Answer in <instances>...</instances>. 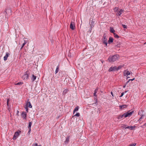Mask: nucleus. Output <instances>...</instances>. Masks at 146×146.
Here are the masks:
<instances>
[{"label":"nucleus","mask_w":146,"mask_h":146,"mask_svg":"<svg viewBox=\"0 0 146 146\" xmlns=\"http://www.w3.org/2000/svg\"><path fill=\"white\" fill-rule=\"evenodd\" d=\"M126 91H125V92H123L121 94V95L119 96V97H122L123 96V95L124 94V93H126Z\"/></svg>","instance_id":"obj_36"},{"label":"nucleus","mask_w":146,"mask_h":146,"mask_svg":"<svg viewBox=\"0 0 146 146\" xmlns=\"http://www.w3.org/2000/svg\"><path fill=\"white\" fill-rule=\"evenodd\" d=\"M27 103H28L29 104V106L28 107H29V108H32V106L30 102H28Z\"/></svg>","instance_id":"obj_27"},{"label":"nucleus","mask_w":146,"mask_h":146,"mask_svg":"<svg viewBox=\"0 0 146 146\" xmlns=\"http://www.w3.org/2000/svg\"><path fill=\"white\" fill-rule=\"evenodd\" d=\"M127 106V105H120L119 106V109L122 110L123 108H126Z\"/></svg>","instance_id":"obj_10"},{"label":"nucleus","mask_w":146,"mask_h":146,"mask_svg":"<svg viewBox=\"0 0 146 146\" xmlns=\"http://www.w3.org/2000/svg\"><path fill=\"white\" fill-rule=\"evenodd\" d=\"M70 28L72 30H74L75 29V26L74 23L71 22L70 25Z\"/></svg>","instance_id":"obj_8"},{"label":"nucleus","mask_w":146,"mask_h":146,"mask_svg":"<svg viewBox=\"0 0 146 146\" xmlns=\"http://www.w3.org/2000/svg\"><path fill=\"white\" fill-rule=\"evenodd\" d=\"M122 26L124 28H127V26L124 25H122Z\"/></svg>","instance_id":"obj_43"},{"label":"nucleus","mask_w":146,"mask_h":146,"mask_svg":"<svg viewBox=\"0 0 146 146\" xmlns=\"http://www.w3.org/2000/svg\"><path fill=\"white\" fill-rule=\"evenodd\" d=\"M110 31L111 33H113V34L115 33L114 32H115V31L113 28L110 27Z\"/></svg>","instance_id":"obj_21"},{"label":"nucleus","mask_w":146,"mask_h":146,"mask_svg":"<svg viewBox=\"0 0 146 146\" xmlns=\"http://www.w3.org/2000/svg\"><path fill=\"white\" fill-rule=\"evenodd\" d=\"M141 127L144 128L146 127V123H145L143 125L141 126Z\"/></svg>","instance_id":"obj_40"},{"label":"nucleus","mask_w":146,"mask_h":146,"mask_svg":"<svg viewBox=\"0 0 146 146\" xmlns=\"http://www.w3.org/2000/svg\"><path fill=\"white\" fill-rule=\"evenodd\" d=\"M26 42H25L24 43H23V44H22V45L23 46H24L26 44Z\"/></svg>","instance_id":"obj_44"},{"label":"nucleus","mask_w":146,"mask_h":146,"mask_svg":"<svg viewBox=\"0 0 146 146\" xmlns=\"http://www.w3.org/2000/svg\"><path fill=\"white\" fill-rule=\"evenodd\" d=\"M29 76L28 74V71H27L24 74V75H23L22 77V78L25 80H27L29 78Z\"/></svg>","instance_id":"obj_3"},{"label":"nucleus","mask_w":146,"mask_h":146,"mask_svg":"<svg viewBox=\"0 0 146 146\" xmlns=\"http://www.w3.org/2000/svg\"><path fill=\"white\" fill-rule=\"evenodd\" d=\"M123 115L124 117H128V111L124 113V114H123Z\"/></svg>","instance_id":"obj_26"},{"label":"nucleus","mask_w":146,"mask_h":146,"mask_svg":"<svg viewBox=\"0 0 146 146\" xmlns=\"http://www.w3.org/2000/svg\"><path fill=\"white\" fill-rule=\"evenodd\" d=\"M90 26L91 27V28L94 27V22L92 20L91 23H90Z\"/></svg>","instance_id":"obj_22"},{"label":"nucleus","mask_w":146,"mask_h":146,"mask_svg":"<svg viewBox=\"0 0 146 146\" xmlns=\"http://www.w3.org/2000/svg\"><path fill=\"white\" fill-rule=\"evenodd\" d=\"M125 86H126V85H124L123 86V88H124L125 87Z\"/></svg>","instance_id":"obj_50"},{"label":"nucleus","mask_w":146,"mask_h":146,"mask_svg":"<svg viewBox=\"0 0 146 146\" xmlns=\"http://www.w3.org/2000/svg\"><path fill=\"white\" fill-rule=\"evenodd\" d=\"M130 78V77H129L128 76V78Z\"/></svg>","instance_id":"obj_54"},{"label":"nucleus","mask_w":146,"mask_h":146,"mask_svg":"<svg viewBox=\"0 0 146 146\" xmlns=\"http://www.w3.org/2000/svg\"><path fill=\"white\" fill-rule=\"evenodd\" d=\"M23 46H22L20 48V50H21L23 48Z\"/></svg>","instance_id":"obj_49"},{"label":"nucleus","mask_w":146,"mask_h":146,"mask_svg":"<svg viewBox=\"0 0 146 146\" xmlns=\"http://www.w3.org/2000/svg\"><path fill=\"white\" fill-rule=\"evenodd\" d=\"M38 146H41V145H39Z\"/></svg>","instance_id":"obj_55"},{"label":"nucleus","mask_w":146,"mask_h":146,"mask_svg":"<svg viewBox=\"0 0 146 146\" xmlns=\"http://www.w3.org/2000/svg\"><path fill=\"white\" fill-rule=\"evenodd\" d=\"M17 138V137L15 135H14L13 139L14 140H15Z\"/></svg>","instance_id":"obj_41"},{"label":"nucleus","mask_w":146,"mask_h":146,"mask_svg":"<svg viewBox=\"0 0 146 146\" xmlns=\"http://www.w3.org/2000/svg\"><path fill=\"white\" fill-rule=\"evenodd\" d=\"M98 88H97L95 90L94 93V96L95 97H97V95H96V93H97V92L98 91Z\"/></svg>","instance_id":"obj_13"},{"label":"nucleus","mask_w":146,"mask_h":146,"mask_svg":"<svg viewBox=\"0 0 146 146\" xmlns=\"http://www.w3.org/2000/svg\"><path fill=\"white\" fill-rule=\"evenodd\" d=\"M118 57V55L117 54L115 55L112 56H110L108 58V60L110 62H114L117 60Z\"/></svg>","instance_id":"obj_1"},{"label":"nucleus","mask_w":146,"mask_h":146,"mask_svg":"<svg viewBox=\"0 0 146 146\" xmlns=\"http://www.w3.org/2000/svg\"><path fill=\"white\" fill-rule=\"evenodd\" d=\"M92 28H91V27L90 26V32H91V31L92 30Z\"/></svg>","instance_id":"obj_45"},{"label":"nucleus","mask_w":146,"mask_h":146,"mask_svg":"<svg viewBox=\"0 0 146 146\" xmlns=\"http://www.w3.org/2000/svg\"><path fill=\"white\" fill-rule=\"evenodd\" d=\"M113 38L111 37H110L109 38V39L108 41V42L109 44H110L113 42Z\"/></svg>","instance_id":"obj_11"},{"label":"nucleus","mask_w":146,"mask_h":146,"mask_svg":"<svg viewBox=\"0 0 146 146\" xmlns=\"http://www.w3.org/2000/svg\"><path fill=\"white\" fill-rule=\"evenodd\" d=\"M24 107L25 108L26 111H27V112L28 113V108L27 103V104Z\"/></svg>","instance_id":"obj_24"},{"label":"nucleus","mask_w":146,"mask_h":146,"mask_svg":"<svg viewBox=\"0 0 146 146\" xmlns=\"http://www.w3.org/2000/svg\"><path fill=\"white\" fill-rule=\"evenodd\" d=\"M9 55L10 54L9 52H6L5 55L4 56L3 58L4 60V61L6 60L7 59V58L9 56Z\"/></svg>","instance_id":"obj_9"},{"label":"nucleus","mask_w":146,"mask_h":146,"mask_svg":"<svg viewBox=\"0 0 146 146\" xmlns=\"http://www.w3.org/2000/svg\"><path fill=\"white\" fill-rule=\"evenodd\" d=\"M135 79V78H133L132 79H128V82H129L130 81H133Z\"/></svg>","instance_id":"obj_38"},{"label":"nucleus","mask_w":146,"mask_h":146,"mask_svg":"<svg viewBox=\"0 0 146 146\" xmlns=\"http://www.w3.org/2000/svg\"><path fill=\"white\" fill-rule=\"evenodd\" d=\"M128 83V81H127L126 82V84H127Z\"/></svg>","instance_id":"obj_52"},{"label":"nucleus","mask_w":146,"mask_h":146,"mask_svg":"<svg viewBox=\"0 0 146 146\" xmlns=\"http://www.w3.org/2000/svg\"><path fill=\"white\" fill-rule=\"evenodd\" d=\"M36 76L33 74L32 75V77L31 78V80L32 81H34L36 79Z\"/></svg>","instance_id":"obj_19"},{"label":"nucleus","mask_w":146,"mask_h":146,"mask_svg":"<svg viewBox=\"0 0 146 146\" xmlns=\"http://www.w3.org/2000/svg\"><path fill=\"white\" fill-rule=\"evenodd\" d=\"M70 136H68L66 137L65 141L64 143L66 145L68 144L69 142Z\"/></svg>","instance_id":"obj_7"},{"label":"nucleus","mask_w":146,"mask_h":146,"mask_svg":"<svg viewBox=\"0 0 146 146\" xmlns=\"http://www.w3.org/2000/svg\"><path fill=\"white\" fill-rule=\"evenodd\" d=\"M59 68V65L58 64L56 67V69L55 71V74H56L58 72Z\"/></svg>","instance_id":"obj_17"},{"label":"nucleus","mask_w":146,"mask_h":146,"mask_svg":"<svg viewBox=\"0 0 146 146\" xmlns=\"http://www.w3.org/2000/svg\"><path fill=\"white\" fill-rule=\"evenodd\" d=\"M29 129V131H28V133L30 134V132H31V129Z\"/></svg>","instance_id":"obj_47"},{"label":"nucleus","mask_w":146,"mask_h":146,"mask_svg":"<svg viewBox=\"0 0 146 146\" xmlns=\"http://www.w3.org/2000/svg\"><path fill=\"white\" fill-rule=\"evenodd\" d=\"M21 116L23 118V119L26 120L27 118V114L26 112L23 111L21 114Z\"/></svg>","instance_id":"obj_4"},{"label":"nucleus","mask_w":146,"mask_h":146,"mask_svg":"<svg viewBox=\"0 0 146 146\" xmlns=\"http://www.w3.org/2000/svg\"><path fill=\"white\" fill-rule=\"evenodd\" d=\"M32 121L29 122V125H28V128L29 129H31V126L32 125Z\"/></svg>","instance_id":"obj_23"},{"label":"nucleus","mask_w":146,"mask_h":146,"mask_svg":"<svg viewBox=\"0 0 146 146\" xmlns=\"http://www.w3.org/2000/svg\"><path fill=\"white\" fill-rule=\"evenodd\" d=\"M131 76H132V74H133L132 73V72H129L128 71V76L130 75H131Z\"/></svg>","instance_id":"obj_42"},{"label":"nucleus","mask_w":146,"mask_h":146,"mask_svg":"<svg viewBox=\"0 0 146 146\" xmlns=\"http://www.w3.org/2000/svg\"><path fill=\"white\" fill-rule=\"evenodd\" d=\"M134 111H131L130 110L128 111V117L131 116L133 113H134Z\"/></svg>","instance_id":"obj_14"},{"label":"nucleus","mask_w":146,"mask_h":146,"mask_svg":"<svg viewBox=\"0 0 146 146\" xmlns=\"http://www.w3.org/2000/svg\"><path fill=\"white\" fill-rule=\"evenodd\" d=\"M75 116L79 117L80 116V114L79 113H77L75 115Z\"/></svg>","instance_id":"obj_35"},{"label":"nucleus","mask_w":146,"mask_h":146,"mask_svg":"<svg viewBox=\"0 0 146 146\" xmlns=\"http://www.w3.org/2000/svg\"><path fill=\"white\" fill-rule=\"evenodd\" d=\"M111 94L113 97L114 96V95H113V94L112 92H111Z\"/></svg>","instance_id":"obj_46"},{"label":"nucleus","mask_w":146,"mask_h":146,"mask_svg":"<svg viewBox=\"0 0 146 146\" xmlns=\"http://www.w3.org/2000/svg\"><path fill=\"white\" fill-rule=\"evenodd\" d=\"M136 145V144L135 143H132L129 145L128 146H135Z\"/></svg>","instance_id":"obj_29"},{"label":"nucleus","mask_w":146,"mask_h":146,"mask_svg":"<svg viewBox=\"0 0 146 146\" xmlns=\"http://www.w3.org/2000/svg\"><path fill=\"white\" fill-rule=\"evenodd\" d=\"M117 47H119V46H118V45H117Z\"/></svg>","instance_id":"obj_53"},{"label":"nucleus","mask_w":146,"mask_h":146,"mask_svg":"<svg viewBox=\"0 0 146 146\" xmlns=\"http://www.w3.org/2000/svg\"><path fill=\"white\" fill-rule=\"evenodd\" d=\"M17 112H19V111H17Z\"/></svg>","instance_id":"obj_56"},{"label":"nucleus","mask_w":146,"mask_h":146,"mask_svg":"<svg viewBox=\"0 0 146 146\" xmlns=\"http://www.w3.org/2000/svg\"><path fill=\"white\" fill-rule=\"evenodd\" d=\"M9 101H10V99L9 98L7 99V106H9Z\"/></svg>","instance_id":"obj_32"},{"label":"nucleus","mask_w":146,"mask_h":146,"mask_svg":"<svg viewBox=\"0 0 146 146\" xmlns=\"http://www.w3.org/2000/svg\"><path fill=\"white\" fill-rule=\"evenodd\" d=\"M113 35H114V37L115 38H118L119 37V36L115 33H114V34H113Z\"/></svg>","instance_id":"obj_30"},{"label":"nucleus","mask_w":146,"mask_h":146,"mask_svg":"<svg viewBox=\"0 0 146 146\" xmlns=\"http://www.w3.org/2000/svg\"><path fill=\"white\" fill-rule=\"evenodd\" d=\"M79 108V107L78 106L76 107L73 110V113L74 114L76 111L78 110Z\"/></svg>","instance_id":"obj_18"},{"label":"nucleus","mask_w":146,"mask_h":146,"mask_svg":"<svg viewBox=\"0 0 146 146\" xmlns=\"http://www.w3.org/2000/svg\"><path fill=\"white\" fill-rule=\"evenodd\" d=\"M68 90L67 89L64 90L63 92V95H65L68 92Z\"/></svg>","instance_id":"obj_25"},{"label":"nucleus","mask_w":146,"mask_h":146,"mask_svg":"<svg viewBox=\"0 0 146 146\" xmlns=\"http://www.w3.org/2000/svg\"><path fill=\"white\" fill-rule=\"evenodd\" d=\"M141 116L139 118V120H138V121H140L141 120V119L142 118V117L144 116V115H140Z\"/></svg>","instance_id":"obj_37"},{"label":"nucleus","mask_w":146,"mask_h":146,"mask_svg":"<svg viewBox=\"0 0 146 146\" xmlns=\"http://www.w3.org/2000/svg\"><path fill=\"white\" fill-rule=\"evenodd\" d=\"M121 13L120 12L118 11L117 12V15H119V16H120L121 15Z\"/></svg>","instance_id":"obj_34"},{"label":"nucleus","mask_w":146,"mask_h":146,"mask_svg":"<svg viewBox=\"0 0 146 146\" xmlns=\"http://www.w3.org/2000/svg\"><path fill=\"white\" fill-rule=\"evenodd\" d=\"M122 67V66H118L117 67V71L120 69Z\"/></svg>","instance_id":"obj_31"},{"label":"nucleus","mask_w":146,"mask_h":146,"mask_svg":"<svg viewBox=\"0 0 146 146\" xmlns=\"http://www.w3.org/2000/svg\"><path fill=\"white\" fill-rule=\"evenodd\" d=\"M124 74L125 76H126L127 77V79H128V70H125L124 73Z\"/></svg>","instance_id":"obj_20"},{"label":"nucleus","mask_w":146,"mask_h":146,"mask_svg":"<svg viewBox=\"0 0 146 146\" xmlns=\"http://www.w3.org/2000/svg\"><path fill=\"white\" fill-rule=\"evenodd\" d=\"M39 145H38L37 143H33V146H38Z\"/></svg>","instance_id":"obj_39"},{"label":"nucleus","mask_w":146,"mask_h":146,"mask_svg":"<svg viewBox=\"0 0 146 146\" xmlns=\"http://www.w3.org/2000/svg\"><path fill=\"white\" fill-rule=\"evenodd\" d=\"M125 129L128 128V126H127V127H125Z\"/></svg>","instance_id":"obj_51"},{"label":"nucleus","mask_w":146,"mask_h":146,"mask_svg":"<svg viewBox=\"0 0 146 146\" xmlns=\"http://www.w3.org/2000/svg\"><path fill=\"white\" fill-rule=\"evenodd\" d=\"M117 67L116 66L114 67L111 66L110 67L109 69V72H111L113 71H117Z\"/></svg>","instance_id":"obj_6"},{"label":"nucleus","mask_w":146,"mask_h":146,"mask_svg":"<svg viewBox=\"0 0 146 146\" xmlns=\"http://www.w3.org/2000/svg\"><path fill=\"white\" fill-rule=\"evenodd\" d=\"M124 117L123 115H120L118 117V119H121Z\"/></svg>","instance_id":"obj_28"},{"label":"nucleus","mask_w":146,"mask_h":146,"mask_svg":"<svg viewBox=\"0 0 146 146\" xmlns=\"http://www.w3.org/2000/svg\"><path fill=\"white\" fill-rule=\"evenodd\" d=\"M11 9L9 8H7L6 9L5 12L7 15H11Z\"/></svg>","instance_id":"obj_5"},{"label":"nucleus","mask_w":146,"mask_h":146,"mask_svg":"<svg viewBox=\"0 0 146 146\" xmlns=\"http://www.w3.org/2000/svg\"><path fill=\"white\" fill-rule=\"evenodd\" d=\"M23 84V83L22 82H19L17 83L16 84H15V85H20L21 84Z\"/></svg>","instance_id":"obj_33"},{"label":"nucleus","mask_w":146,"mask_h":146,"mask_svg":"<svg viewBox=\"0 0 146 146\" xmlns=\"http://www.w3.org/2000/svg\"><path fill=\"white\" fill-rule=\"evenodd\" d=\"M135 127L136 126H128V129H130L131 130L135 129Z\"/></svg>","instance_id":"obj_12"},{"label":"nucleus","mask_w":146,"mask_h":146,"mask_svg":"<svg viewBox=\"0 0 146 146\" xmlns=\"http://www.w3.org/2000/svg\"><path fill=\"white\" fill-rule=\"evenodd\" d=\"M106 34L104 33L103 37L102 39V41L103 44H105L106 46H107L108 43L107 42V38H106Z\"/></svg>","instance_id":"obj_2"},{"label":"nucleus","mask_w":146,"mask_h":146,"mask_svg":"<svg viewBox=\"0 0 146 146\" xmlns=\"http://www.w3.org/2000/svg\"><path fill=\"white\" fill-rule=\"evenodd\" d=\"M143 112L144 111L142 110H139L138 112V115H144L143 114Z\"/></svg>","instance_id":"obj_15"},{"label":"nucleus","mask_w":146,"mask_h":146,"mask_svg":"<svg viewBox=\"0 0 146 146\" xmlns=\"http://www.w3.org/2000/svg\"><path fill=\"white\" fill-rule=\"evenodd\" d=\"M21 132V131H16L15 132L14 135H15L17 137L18 136L19 134V133Z\"/></svg>","instance_id":"obj_16"},{"label":"nucleus","mask_w":146,"mask_h":146,"mask_svg":"<svg viewBox=\"0 0 146 146\" xmlns=\"http://www.w3.org/2000/svg\"><path fill=\"white\" fill-rule=\"evenodd\" d=\"M119 11L120 12H121L122 13V12L123 11V10H122V9H121L120 11Z\"/></svg>","instance_id":"obj_48"}]
</instances>
